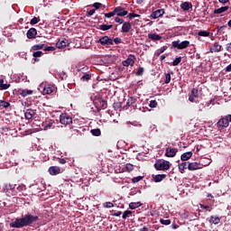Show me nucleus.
<instances>
[{"instance_id": "393cba45", "label": "nucleus", "mask_w": 231, "mask_h": 231, "mask_svg": "<svg viewBox=\"0 0 231 231\" xmlns=\"http://www.w3.org/2000/svg\"><path fill=\"white\" fill-rule=\"evenodd\" d=\"M134 104H136V98L130 97L126 101L125 107H131V106H134Z\"/></svg>"}, {"instance_id": "4be33fe9", "label": "nucleus", "mask_w": 231, "mask_h": 231, "mask_svg": "<svg viewBox=\"0 0 231 231\" xmlns=\"http://www.w3.org/2000/svg\"><path fill=\"white\" fill-rule=\"evenodd\" d=\"M165 178H167V175L165 174H157L153 176V181H155V183H160V181H163Z\"/></svg>"}, {"instance_id": "bb28decb", "label": "nucleus", "mask_w": 231, "mask_h": 231, "mask_svg": "<svg viewBox=\"0 0 231 231\" xmlns=\"http://www.w3.org/2000/svg\"><path fill=\"white\" fill-rule=\"evenodd\" d=\"M139 207H142V202H131L129 204V208L131 210H134L136 208H139Z\"/></svg>"}, {"instance_id": "473e14b6", "label": "nucleus", "mask_w": 231, "mask_h": 231, "mask_svg": "<svg viewBox=\"0 0 231 231\" xmlns=\"http://www.w3.org/2000/svg\"><path fill=\"white\" fill-rule=\"evenodd\" d=\"M81 80H82V82H88V80H91V74L85 73V74L81 77Z\"/></svg>"}, {"instance_id": "0e129e2a", "label": "nucleus", "mask_w": 231, "mask_h": 231, "mask_svg": "<svg viewBox=\"0 0 231 231\" xmlns=\"http://www.w3.org/2000/svg\"><path fill=\"white\" fill-rule=\"evenodd\" d=\"M226 51H228L229 53H231V42L226 44Z\"/></svg>"}, {"instance_id": "a19ab883", "label": "nucleus", "mask_w": 231, "mask_h": 231, "mask_svg": "<svg viewBox=\"0 0 231 231\" xmlns=\"http://www.w3.org/2000/svg\"><path fill=\"white\" fill-rule=\"evenodd\" d=\"M95 9L94 10H98L99 8H106V5H102L101 3L96 2L92 5Z\"/></svg>"}, {"instance_id": "a211bd4d", "label": "nucleus", "mask_w": 231, "mask_h": 231, "mask_svg": "<svg viewBox=\"0 0 231 231\" xmlns=\"http://www.w3.org/2000/svg\"><path fill=\"white\" fill-rule=\"evenodd\" d=\"M188 169H189V171H198V170L201 169V164H199L198 162H189L188 164Z\"/></svg>"}, {"instance_id": "6ab92c4d", "label": "nucleus", "mask_w": 231, "mask_h": 231, "mask_svg": "<svg viewBox=\"0 0 231 231\" xmlns=\"http://www.w3.org/2000/svg\"><path fill=\"white\" fill-rule=\"evenodd\" d=\"M180 8H181V10H184V12H189V10H190V8H192V3H190V2H183L180 5Z\"/></svg>"}, {"instance_id": "a878e982", "label": "nucleus", "mask_w": 231, "mask_h": 231, "mask_svg": "<svg viewBox=\"0 0 231 231\" xmlns=\"http://www.w3.org/2000/svg\"><path fill=\"white\" fill-rule=\"evenodd\" d=\"M111 28H113V24H100L97 29L102 32H107V30H111Z\"/></svg>"}, {"instance_id": "39448f33", "label": "nucleus", "mask_w": 231, "mask_h": 231, "mask_svg": "<svg viewBox=\"0 0 231 231\" xmlns=\"http://www.w3.org/2000/svg\"><path fill=\"white\" fill-rule=\"evenodd\" d=\"M60 122L63 125H69V124L73 123V118H71V116H69L66 115V114H61L60 116Z\"/></svg>"}, {"instance_id": "e2e57ef3", "label": "nucleus", "mask_w": 231, "mask_h": 231, "mask_svg": "<svg viewBox=\"0 0 231 231\" xmlns=\"http://www.w3.org/2000/svg\"><path fill=\"white\" fill-rule=\"evenodd\" d=\"M114 42L115 44H122V38H118V37L115 38Z\"/></svg>"}, {"instance_id": "f8f14e48", "label": "nucleus", "mask_w": 231, "mask_h": 231, "mask_svg": "<svg viewBox=\"0 0 231 231\" xmlns=\"http://www.w3.org/2000/svg\"><path fill=\"white\" fill-rule=\"evenodd\" d=\"M14 189H15V185H12V184L5 185L4 189L5 192L7 193V196H10V194L11 196L15 195V191H14Z\"/></svg>"}, {"instance_id": "72a5a7b5", "label": "nucleus", "mask_w": 231, "mask_h": 231, "mask_svg": "<svg viewBox=\"0 0 231 231\" xmlns=\"http://www.w3.org/2000/svg\"><path fill=\"white\" fill-rule=\"evenodd\" d=\"M167 48H169L167 45L162 46L161 49L157 50L155 55L157 57H160V54L163 53L164 51H166Z\"/></svg>"}, {"instance_id": "13d9d810", "label": "nucleus", "mask_w": 231, "mask_h": 231, "mask_svg": "<svg viewBox=\"0 0 231 231\" xmlns=\"http://www.w3.org/2000/svg\"><path fill=\"white\" fill-rule=\"evenodd\" d=\"M115 23H118L119 24H124V19L116 16L115 19Z\"/></svg>"}, {"instance_id": "7c9ffc66", "label": "nucleus", "mask_w": 231, "mask_h": 231, "mask_svg": "<svg viewBox=\"0 0 231 231\" xmlns=\"http://www.w3.org/2000/svg\"><path fill=\"white\" fill-rule=\"evenodd\" d=\"M179 169L183 173L185 171V169H189V162H182L179 164Z\"/></svg>"}, {"instance_id": "052dcab7", "label": "nucleus", "mask_w": 231, "mask_h": 231, "mask_svg": "<svg viewBox=\"0 0 231 231\" xmlns=\"http://www.w3.org/2000/svg\"><path fill=\"white\" fill-rule=\"evenodd\" d=\"M96 10L95 9H91L89 11L87 12V17H91V15H94Z\"/></svg>"}, {"instance_id": "6e6d98bb", "label": "nucleus", "mask_w": 231, "mask_h": 231, "mask_svg": "<svg viewBox=\"0 0 231 231\" xmlns=\"http://www.w3.org/2000/svg\"><path fill=\"white\" fill-rule=\"evenodd\" d=\"M158 106V102L156 100H151L149 104V107L154 108Z\"/></svg>"}, {"instance_id": "412c9836", "label": "nucleus", "mask_w": 231, "mask_h": 231, "mask_svg": "<svg viewBox=\"0 0 231 231\" xmlns=\"http://www.w3.org/2000/svg\"><path fill=\"white\" fill-rule=\"evenodd\" d=\"M228 8H230V6H228V5L219 7L217 9H215L213 11V14H225V12H226L228 10Z\"/></svg>"}, {"instance_id": "ddd939ff", "label": "nucleus", "mask_w": 231, "mask_h": 231, "mask_svg": "<svg viewBox=\"0 0 231 231\" xmlns=\"http://www.w3.org/2000/svg\"><path fill=\"white\" fill-rule=\"evenodd\" d=\"M48 171L51 176H57L58 174H60V168L58 166H51Z\"/></svg>"}, {"instance_id": "9d476101", "label": "nucleus", "mask_w": 231, "mask_h": 231, "mask_svg": "<svg viewBox=\"0 0 231 231\" xmlns=\"http://www.w3.org/2000/svg\"><path fill=\"white\" fill-rule=\"evenodd\" d=\"M66 46H69V41L66 38L60 39L56 43V48L59 50H62L66 48Z\"/></svg>"}, {"instance_id": "603ef678", "label": "nucleus", "mask_w": 231, "mask_h": 231, "mask_svg": "<svg viewBox=\"0 0 231 231\" xmlns=\"http://www.w3.org/2000/svg\"><path fill=\"white\" fill-rule=\"evenodd\" d=\"M191 97H199V92L198 91V89L192 88V90H191Z\"/></svg>"}, {"instance_id": "2eb2a0df", "label": "nucleus", "mask_w": 231, "mask_h": 231, "mask_svg": "<svg viewBox=\"0 0 231 231\" xmlns=\"http://www.w3.org/2000/svg\"><path fill=\"white\" fill-rule=\"evenodd\" d=\"M131 28H133V25L130 22H125L122 25V32L123 33H129L131 31Z\"/></svg>"}, {"instance_id": "69168bd1", "label": "nucleus", "mask_w": 231, "mask_h": 231, "mask_svg": "<svg viewBox=\"0 0 231 231\" xmlns=\"http://www.w3.org/2000/svg\"><path fill=\"white\" fill-rule=\"evenodd\" d=\"M112 216H115L116 217H120L122 216V211H117L112 214Z\"/></svg>"}, {"instance_id": "ea45409f", "label": "nucleus", "mask_w": 231, "mask_h": 231, "mask_svg": "<svg viewBox=\"0 0 231 231\" xmlns=\"http://www.w3.org/2000/svg\"><path fill=\"white\" fill-rule=\"evenodd\" d=\"M52 91H53V88H51V87H45L43 88L44 95H50V94H51Z\"/></svg>"}, {"instance_id": "864d4df0", "label": "nucleus", "mask_w": 231, "mask_h": 231, "mask_svg": "<svg viewBox=\"0 0 231 231\" xmlns=\"http://www.w3.org/2000/svg\"><path fill=\"white\" fill-rule=\"evenodd\" d=\"M171 82V73L165 74L164 84H169Z\"/></svg>"}, {"instance_id": "b1692460", "label": "nucleus", "mask_w": 231, "mask_h": 231, "mask_svg": "<svg viewBox=\"0 0 231 231\" xmlns=\"http://www.w3.org/2000/svg\"><path fill=\"white\" fill-rule=\"evenodd\" d=\"M148 39H151V41H162V36L157 33H149L148 34Z\"/></svg>"}, {"instance_id": "bf43d9fd", "label": "nucleus", "mask_w": 231, "mask_h": 231, "mask_svg": "<svg viewBox=\"0 0 231 231\" xmlns=\"http://www.w3.org/2000/svg\"><path fill=\"white\" fill-rule=\"evenodd\" d=\"M217 33H219V32H223V30H226V25L217 26Z\"/></svg>"}, {"instance_id": "dca6fc26", "label": "nucleus", "mask_w": 231, "mask_h": 231, "mask_svg": "<svg viewBox=\"0 0 231 231\" xmlns=\"http://www.w3.org/2000/svg\"><path fill=\"white\" fill-rule=\"evenodd\" d=\"M42 127H43L44 131H48V129L53 127V120L46 119L45 122L42 124Z\"/></svg>"}, {"instance_id": "f257e3e1", "label": "nucleus", "mask_w": 231, "mask_h": 231, "mask_svg": "<svg viewBox=\"0 0 231 231\" xmlns=\"http://www.w3.org/2000/svg\"><path fill=\"white\" fill-rule=\"evenodd\" d=\"M39 221V216L35 213L28 212L23 215L22 217L15 218L14 221L10 223L11 228H23L24 226H32L34 223Z\"/></svg>"}, {"instance_id": "de8ad7c7", "label": "nucleus", "mask_w": 231, "mask_h": 231, "mask_svg": "<svg viewBox=\"0 0 231 231\" xmlns=\"http://www.w3.org/2000/svg\"><path fill=\"white\" fill-rule=\"evenodd\" d=\"M143 71H144L143 68V67H140V68L137 69L136 73H135L136 77H142V75H143Z\"/></svg>"}, {"instance_id": "4d7b16f0", "label": "nucleus", "mask_w": 231, "mask_h": 231, "mask_svg": "<svg viewBox=\"0 0 231 231\" xmlns=\"http://www.w3.org/2000/svg\"><path fill=\"white\" fill-rule=\"evenodd\" d=\"M127 17L128 19H134V17H140V14L130 13Z\"/></svg>"}, {"instance_id": "9b49d317", "label": "nucleus", "mask_w": 231, "mask_h": 231, "mask_svg": "<svg viewBox=\"0 0 231 231\" xmlns=\"http://www.w3.org/2000/svg\"><path fill=\"white\" fill-rule=\"evenodd\" d=\"M114 11L116 13V15H117V17H125V15H127L128 14V12L125 11V9L122 6L115 7Z\"/></svg>"}, {"instance_id": "79ce46f5", "label": "nucleus", "mask_w": 231, "mask_h": 231, "mask_svg": "<svg viewBox=\"0 0 231 231\" xmlns=\"http://www.w3.org/2000/svg\"><path fill=\"white\" fill-rule=\"evenodd\" d=\"M0 106L5 107V109L10 107V103L5 100H0Z\"/></svg>"}, {"instance_id": "f03ea898", "label": "nucleus", "mask_w": 231, "mask_h": 231, "mask_svg": "<svg viewBox=\"0 0 231 231\" xmlns=\"http://www.w3.org/2000/svg\"><path fill=\"white\" fill-rule=\"evenodd\" d=\"M153 167L156 171H169L171 169V162L169 161H157Z\"/></svg>"}, {"instance_id": "37998d69", "label": "nucleus", "mask_w": 231, "mask_h": 231, "mask_svg": "<svg viewBox=\"0 0 231 231\" xmlns=\"http://www.w3.org/2000/svg\"><path fill=\"white\" fill-rule=\"evenodd\" d=\"M213 46L217 53H219V51H221L222 46L219 44V42H215Z\"/></svg>"}, {"instance_id": "7ed1b4c3", "label": "nucleus", "mask_w": 231, "mask_h": 231, "mask_svg": "<svg viewBox=\"0 0 231 231\" xmlns=\"http://www.w3.org/2000/svg\"><path fill=\"white\" fill-rule=\"evenodd\" d=\"M171 46L173 48H177L178 50H185V48H189V46H190V42L184 41L180 42V41H174L172 42Z\"/></svg>"}, {"instance_id": "c9c22d12", "label": "nucleus", "mask_w": 231, "mask_h": 231, "mask_svg": "<svg viewBox=\"0 0 231 231\" xmlns=\"http://www.w3.org/2000/svg\"><path fill=\"white\" fill-rule=\"evenodd\" d=\"M42 55H44V53H42L41 51H32V57H34V59L42 57Z\"/></svg>"}, {"instance_id": "0eeeda50", "label": "nucleus", "mask_w": 231, "mask_h": 231, "mask_svg": "<svg viewBox=\"0 0 231 231\" xmlns=\"http://www.w3.org/2000/svg\"><path fill=\"white\" fill-rule=\"evenodd\" d=\"M136 60V56L134 54H130L125 60L123 61V66L125 68L129 66H134V62Z\"/></svg>"}, {"instance_id": "f704fd0d", "label": "nucleus", "mask_w": 231, "mask_h": 231, "mask_svg": "<svg viewBox=\"0 0 231 231\" xmlns=\"http://www.w3.org/2000/svg\"><path fill=\"white\" fill-rule=\"evenodd\" d=\"M199 37H209L210 36V32L208 31H199L198 32Z\"/></svg>"}, {"instance_id": "680f3d73", "label": "nucleus", "mask_w": 231, "mask_h": 231, "mask_svg": "<svg viewBox=\"0 0 231 231\" xmlns=\"http://www.w3.org/2000/svg\"><path fill=\"white\" fill-rule=\"evenodd\" d=\"M17 190H18L19 192H23V190H26V186H24V185H20V186L17 187Z\"/></svg>"}, {"instance_id": "c85d7f7f", "label": "nucleus", "mask_w": 231, "mask_h": 231, "mask_svg": "<svg viewBox=\"0 0 231 231\" xmlns=\"http://www.w3.org/2000/svg\"><path fill=\"white\" fill-rule=\"evenodd\" d=\"M210 223H213L214 225H218V223H221V218H219V217H210Z\"/></svg>"}, {"instance_id": "09e8293b", "label": "nucleus", "mask_w": 231, "mask_h": 231, "mask_svg": "<svg viewBox=\"0 0 231 231\" xmlns=\"http://www.w3.org/2000/svg\"><path fill=\"white\" fill-rule=\"evenodd\" d=\"M103 207L105 208H113V207H115V205L113 204V202H106L103 204Z\"/></svg>"}, {"instance_id": "5701e85b", "label": "nucleus", "mask_w": 231, "mask_h": 231, "mask_svg": "<svg viewBox=\"0 0 231 231\" xmlns=\"http://www.w3.org/2000/svg\"><path fill=\"white\" fill-rule=\"evenodd\" d=\"M190 158H192V152H184L180 156L182 162H187L188 160H190Z\"/></svg>"}, {"instance_id": "2f4dec72", "label": "nucleus", "mask_w": 231, "mask_h": 231, "mask_svg": "<svg viewBox=\"0 0 231 231\" xmlns=\"http://www.w3.org/2000/svg\"><path fill=\"white\" fill-rule=\"evenodd\" d=\"M90 133L93 136H100V134H102L100 128L92 129Z\"/></svg>"}, {"instance_id": "338daca9", "label": "nucleus", "mask_w": 231, "mask_h": 231, "mask_svg": "<svg viewBox=\"0 0 231 231\" xmlns=\"http://www.w3.org/2000/svg\"><path fill=\"white\" fill-rule=\"evenodd\" d=\"M196 97H194V96H191V95H189V102H196Z\"/></svg>"}, {"instance_id": "8fccbe9b", "label": "nucleus", "mask_w": 231, "mask_h": 231, "mask_svg": "<svg viewBox=\"0 0 231 231\" xmlns=\"http://www.w3.org/2000/svg\"><path fill=\"white\" fill-rule=\"evenodd\" d=\"M39 21H41V18L34 16V17L31 20V24L33 26V24H37V23H39Z\"/></svg>"}, {"instance_id": "58836bf2", "label": "nucleus", "mask_w": 231, "mask_h": 231, "mask_svg": "<svg viewBox=\"0 0 231 231\" xmlns=\"http://www.w3.org/2000/svg\"><path fill=\"white\" fill-rule=\"evenodd\" d=\"M181 57L176 58L171 63V66H179L180 63L181 62Z\"/></svg>"}, {"instance_id": "1a4fd4ad", "label": "nucleus", "mask_w": 231, "mask_h": 231, "mask_svg": "<svg viewBox=\"0 0 231 231\" xmlns=\"http://www.w3.org/2000/svg\"><path fill=\"white\" fill-rule=\"evenodd\" d=\"M216 125L217 129H225V127H228V125H230V123H228V118L222 117L218 120Z\"/></svg>"}, {"instance_id": "20e7f679", "label": "nucleus", "mask_w": 231, "mask_h": 231, "mask_svg": "<svg viewBox=\"0 0 231 231\" xmlns=\"http://www.w3.org/2000/svg\"><path fill=\"white\" fill-rule=\"evenodd\" d=\"M94 104L97 111H100L102 109H107V101H106V99L98 98L94 101Z\"/></svg>"}, {"instance_id": "5fc2aeb1", "label": "nucleus", "mask_w": 231, "mask_h": 231, "mask_svg": "<svg viewBox=\"0 0 231 231\" xmlns=\"http://www.w3.org/2000/svg\"><path fill=\"white\" fill-rule=\"evenodd\" d=\"M44 51H55L56 48L53 46L43 47Z\"/></svg>"}, {"instance_id": "423d86ee", "label": "nucleus", "mask_w": 231, "mask_h": 231, "mask_svg": "<svg viewBox=\"0 0 231 231\" xmlns=\"http://www.w3.org/2000/svg\"><path fill=\"white\" fill-rule=\"evenodd\" d=\"M176 154H178V148H172L171 146H168L165 149L164 156H166L167 158H174Z\"/></svg>"}, {"instance_id": "3c124183", "label": "nucleus", "mask_w": 231, "mask_h": 231, "mask_svg": "<svg viewBox=\"0 0 231 231\" xmlns=\"http://www.w3.org/2000/svg\"><path fill=\"white\" fill-rule=\"evenodd\" d=\"M160 224L161 225H171V219H163V218H161L160 219Z\"/></svg>"}, {"instance_id": "6e6552de", "label": "nucleus", "mask_w": 231, "mask_h": 231, "mask_svg": "<svg viewBox=\"0 0 231 231\" xmlns=\"http://www.w3.org/2000/svg\"><path fill=\"white\" fill-rule=\"evenodd\" d=\"M97 42L102 44V46H113V39L109 38V36L101 37Z\"/></svg>"}, {"instance_id": "e433bc0d", "label": "nucleus", "mask_w": 231, "mask_h": 231, "mask_svg": "<svg viewBox=\"0 0 231 231\" xmlns=\"http://www.w3.org/2000/svg\"><path fill=\"white\" fill-rule=\"evenodd\" d=\"M8 88H10V84H5V79H0V88L8 89Z\"/></svg>"}, {"instance_id": "c03bdc74", "label": "nucleus", "mask_w": 231, "mask_h": 231, "mask_svg": "<svg viewBox=\"0 0 231 231\" xmlns=\"http://www.w3.org/2000/svg\"><path fill=\"white\" fill-rule=\"evenodd\" d=\"M104 15H105V17L111 19V17H115V15H116V14L115 9H114L112 12L105 13Z\"/></svg>"}, {"instance_id": "49530a36", "label": "nucleus", "mask_w": 231, "mask_h": 231, "mask_svg": "<svg viewBox=\"0 0 231 231\" xmlns=\"http://www.w3.org/2000/svg\"><path fill=\"white\" fill-rule=\"evenodd\" d=\"M131 214H133V211L131 210H125L124 213H123V219H127V217H129V216H131Z\"/></svg>"}, {"instance_id": "4468645a", "label": "nucleus", "mask_w": 231, "mask_h": 231, "mask_svg": "<svg viewBox=\"0 0 231 231\" xmlns=\"http://www.w3.org/2000/svg\"><path fill=\"white\" fill-rule=\"evenodd\" d=\"M165 14L164 9H158L151 14L152 19H158V17H162Z\"/></svg>"}, {"instance_id": "774afa93", "label": "nucleus", "mask_w": 231, "mask_h": 231, "mask_svg": "<svg viewBox=\"0 0 231 231\" xmlns=\"http://www.w3.org/2000/svg\"><path fill=\"white\" fill-rule=\"evenodd\" d=\"M231 71V63L226 68V72L230 73Z\"/></svg>"}, {"instance_id": "4c0bfd02", "label": "nucleus", "mask_w": 231, "mask_h": 231, "mask_svg": "<svg viewBox=\"0 0 231 231\" xmlns=\"http://www.w3.org/2000/svg\"><path fill=\"white\" fill-rule=\"evenodd\" d=\"M125 171H127V172H131V171H134V166L131 163H126V165L125 167Z\"/></svg>"}, {"instance_id": "f3484780", "label": "nucleus", "mask_w": 231, "mask_h": 231, "mask_svg": "<svg viewBox=\"0 0 231 231\" xmlns=\"http://www.w3.org/2000/svg\"><path fill=\"white\" fill-rule=\"evenodd\" d=\"M24 116L26 120H32L35 116V110L29 108L25 111Z\"/></svg>"}, {"instance_id": "aec40b11", "label": "nucleus", "mask_w": 231, "mask_h": 231, "mask_svg": "<svg viewBox=\"0 0 231 231\" xmlns=\"http://www.w3.org/2000/svg\"><path fill=\"white\" fill-rule=\"evenodd\" d=\"M37 35V29L36 28H31L28 32H27V37L29 39H35Z\"/></svg>"}, {"instance_id": "c756f323", "label": "nucleus", "mask_w": 231, "mask_h": 231, "mask_svg": "<svg viewBox=\"0 0 231 231\" xmlns=\"http://www.w3.org/2000/svg\"><path fill=\"white\" fill-rule=\"evenodd\" d=\"M32 93H33V90H28V89L20 90V95L22 97H28V95H32Z\"/></svg>"}, {"instance_id": "cd10ccee", "label": "nucleus", "mask_w": 231, "mask_h": 231, "mask_svg": "<svg viewBox=\"0 0 231 231\" xmlns=\"http://www.w3.org/2000/svg\"><path fill=\"white\" fill-rule=\"evenodd\" d=\"M39 50H44V44H36L31 48V51H39Z\"/></svg>"}, {"instance_id": "a18cd8bd", "label": "nucleus", "mask_w": 231, "mask_h": 231, "mask_svg": "<svg viewBox=\"0 0 231 231\" xmlns=\"http://www.w3.org/2000/svg\"><path fill=\"white\" fill-rule=\"evenodd\" d=\"M142 180H143V176L134 177L132 179V183H138L139 181H142Z\"/></svg>"}]
</instances>
